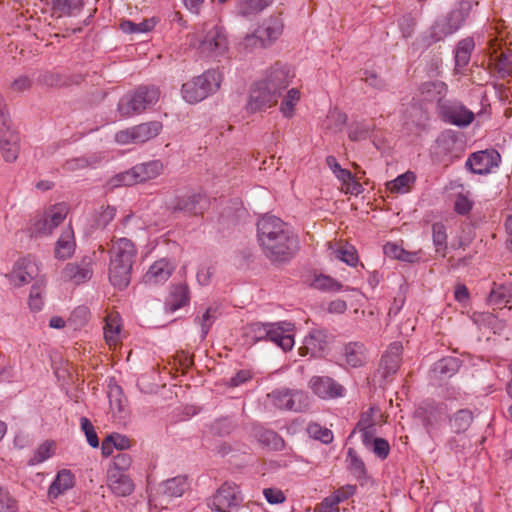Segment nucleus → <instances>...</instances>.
Segmentation results:
<instances>
[{"label":"nucleus","mask_w":512,"mask_h":512,"mask_svg":"<svg viewBox=\"0 0 512 512\" xmlns=\"http://www.w3.org/2000/svg\"><path fill=\"white\" fill-rule=\"evenodd\" d=\"M495 69L502 79L510 76L512 73V56L501 53L496 58Z\"/></svg>","instance_id":"3c124183"},{"label":"nucleus","mask_w":512,"mask_h":512,"mask_svg":"<svg viewBox=\"0 0 512 512\" xmlns=\"http://www.w3.org/2000/svg\"><path fill=\"white\" fill-rule=\"evenodd\" d=\"M500 154L496 150L478 151L471 154L466 162L470 170L479 175L489 173L500 162Z\"/></svg>","instance_id":"6ab92c4d"},{"label":"nucleus","mask_w":512,"mask_h":512,"mask_svg":"<svg viewBox=\"0 0 512 512\" xmlns=\"http://www.w3.org/2000/svg\"><path fill=\"white\" fill-rule=\"evenodd\" d=\"M406 124L411 123L416 127V132L424 130L429 121V115L426 110H424L418 104H411L406 114Z\"/></svg>","instance_id":"f704fd0d"},{"label":"nucleus","mask_w":512,"mask_h":512,"mask_svg":"<svg viewBox=\"0 0 512 512\" xmlns=\"http://www.w3.org/2000/svg\"><path fill=\"white\" fill-rule=\"evenodd\" d=\"M415 19L411 15H404L399 19V27L403 37H410L415 27Z\"/></svg>","instance_id":"338daca9"},{"label":"nucleus","mask_w":512,"mask_h":512,"mask_svg":"<svg viewBox=\"0 0 512 512\" xmlns=\"http://www.w3.org/2000/svg\"><path fill=\"white\" fill-rule=\"evenodd\" d=\"M80 425L89 445L93 448H97L99 446V439L91 421L86 417H82L80 419Z\"/></svg>","instance_id":"5fc2aeb1"},{"label":"nucleus","mask_w":512,"mask_h":512,"mask_svg":"<svg viewBox=\"0 0 512 512\" xmlns=\"http://www.w3.org/2000/svg\"><path fill=\"white\" fill-rule=\"evenodd\" d=\"M154 23L152 20H144L140 23H135L130 20H123L120 23V28L123 32L128 34L144 33L152 30Z\"/></svg>","instance_id":"a18cd8bd"},{"label":"nucleus","mask_w":512,"mask_h":512,"mask_svg":"<svg viewBox=\"0 0 512 512\" xmlns=\"http://www.w3.org/2000/svg\"><path fill=\"white\" fill-rule=\"evenodd\" d=\"M163 164L159 160H153L134 166V173L140 182L156 178L162 173Z\"/></svg>","instance_id":"72a5a7b5"},{"label":"nucleus","mask_w":512,"mask_h":512,"mask_svg":"<svg viewBox=\"0 0 512 512\" xmlns=\"http://www.w3.org/2000/svg\"><path fill=\"white\" fill-rule=\"evenodd\" d=\"M131 464V457L129 454L124 452H119L113 458V469L110 471H119L124 473L125 470L129 468Z\"/></svg>","instance_id":"69168bd1"},{"label":"nucleus","mask_w":512,"mask_h":512,"mask_svg":"<svg viewBox=\"0 0 512 512\" xmlns=\"http://www.w3.org/2000/svg\"><path fill=\"white\" fill-rule=\"evenodd\" d=\"M312 391L322 399L342 397L345 388L334 379L327 376H314L309 382Z\"/></svg>","instance_id":"4be33fe9"},{"label":"nucleus","mask_w":512,"mask_h":512,"mask_svg":"<svg viewBox=\"0 0 512 512\" xmlns=\"http://www.w3.org/2000/svg\"><path fill=\"white\" fill-rule=\"evenodd\" d=\"M160 91L155 86H139L133 92L122 96L117 110L121 117L129 118L153 107L159 100Z\"/></svg>","instance_id":"39448f33"},{"label":"nucleus","mask_w":512,"mask_h":512,"mask_svg":"<svg viewBox=\"0 0 512 512\" xmlns=\"http://www.w3.org/2000/svg\"><path fill=\"white\" fill-rule=\"evenodd\" d=\"M372 127L365 122L352 123L348 130V138L351 141L358 142L370 137Z\"/></svg>","instance_id":"79ce46f5"},{"label":"nucleus","mask_w":512,"mask_h":512,"mask_svg":"<svg viewBox=\"0 0 512 512\" xmlns=\"http://www.w3.org/2000/svg\"><path fill=\"white\" fill-rule=\"evenodd\" d=\"M278 102L277 92L270 90L261 81L254 83L249 91L245 109L248 113H257L273 107Z\"/></svg>","instance_id":"9d476101"},{"label":"nucleus","mask_w":512,"mask_h":512,"mask_svg":"<svg viewBox=\"0 0 512 512\" xmlns=\"http://www.w3.org/2000/svg\"><path fill=\"white\" fill-rule=\"evenodd\" d=\"M234 427L235 423L231 418L223 417L213 423L212 431L219 436H224L230 434Z\"/></svg>","instance_id":"4d7b16f0"},{"label":"nucleus","mask_w":512,"mask_h":512,"mask_svg":"<svg viewBox=\"0 0 512 512\" xmlns=\"http://www.w3.org/2000/svg\"><path fill=\"white\" fill-rule=\"evenodd\" d=\"M370 448L381 459H386L390 452V445L387 440L383 438H375Z\"/></svg>","instance_id":"0e129e2a"},{"label":"nucleus","mask_w":512,"mask_h":512,"mask_svg":"<svg viewBox=\"0 0 512 512\" xmlns=\"http://www.w3.org/2000/svg\"><path fill=\"white\" fill-rule=\"evenodd\" d=\"M216 311H217L216 308L209 307L203 314L202 318L200 319V325H201V330H202V339H204L206 337L210 327L212 326L213 322L217 318Z\"/></svg>","instance_id":"680f3d73"},{"label":"nucleus","mask_w":512,"mask_h":512,"mask_svg":"<svg viewBox=\"0 0 512 512\" xmlns=\"http://www.w3.org/2000/svg\"><path fill=\"white\" fill-rule=\"evenodd\" d=\"M307 432L311 437L321 441L324 444H329L333 440V434L331 430L324 428L317 423L309 424Z\"/></svg>","instance_id":"49530a36"},{"label":"nucleus","mask_w":512,"mask_h":512,"mask_svg":"<svg viewBox=\"0 0 512 512\" xmlns=\"http://www.w3.org/2000/svg\"><path fill=\"white\" fill-rule=\"evenodd\" d=\"M294 325L290 322L277 323H252L249 326V334L255 341H271L283 351H289L294 346L292 332Z\"/></svg>","instance_id":"20e7f679"},{"label":"nucleus","mask_w":512,"mask_h":512,"mask_svg":"<svg viewBox=\"0 0 512 512\" xmlns=\"http://www.w3.org/2000/svg\"><path fill=\"white\" fill-rule=\"evenodd\" d=\"M188 488L186 476H177L166 481L161 482L156 488L155 492L150 495V503L167 504L171 499L180 497Z\"/></svg>","instance_id":"f8f14e48"},{"label":"nucleus","mask_w":512,"mask_h":512,"mask_svg":"<svg viewBox=\"0 0 512 512\" xmlns=\"http://www.w3.org/2000/svg\"><path fill=\"white\" fill-rule=\"evenodd\" d=\"M75 251L74 232L71 227L66 228L56 242L54 254L57 259L70 258Z\"/></svg>","instance_id":"7c9ffc66"},{"label":"nucleus","mask_w":512,"mask_h":512,"mask_svg":"<svg viewBox=\"0 0 512 512\" xmlns=\"http://www.w3.org/2000/svg\"><path fill=\"white\" fill-rule=\"evenodd\" d=\"M55 444L54 442H45L39 446L35 451L34 456L31 458V464L41 463L54 454Z\"/></svg>","instance_id":"864d4df0"},{"label":"nucleus","mask_w":512,"mask_h":512,"mask_svg":"<svg viewBox=\"0 0 512 512\" xmlns=\"http://www.w3.org/2000/svg\"><path fill=\"white\" fill-rule=\"evenodd\" d=\"M402 351L403 347L400 342L390 344L381 357L377 375L384 380L394 375L400 367Z\"/></svg>","instance_id":"412c9836"},{"label":"nucleus","mask_w":512,"mask_h":512,"mask_svg":"<svg viewBox=\"0 0 512 512\" xmlns=\"http://www.w3.org/2000/svg\"><path fill=\"white\" fill-rule=\"evenodd\" d=\"M189 301V289L187 285L179 284L171 288L168 305L171 311L185 306Z\"/></svg>","instance_id":"4c0bfd02"},{"label":"nucleus","mask_w":512,"mask_h":512,"mask_svg":"<svg viewBox=\"0 0 512 512\" xmlns=\"http://www.w3.org/2000/svg\"><path fill=\"white\" fill-rule=\"evenodd\" d=\"M326 343L327 332L322 329H313L305 337L304 346L300 348V351L305 349L307 351H311V354L315 356L324 350Z\"/></svg>","instance_id":"2f4dec72"},{"label":"nucleus","mask_w":512,"mask_h":512,"mask_svg":"<svg viewBox=\"0 0 512 512\" xmlns=\"http://www.w3.org/2000/svg\"><path fill=\"white\" fill-rule=\"evenodd\" d=\"M137 256L133 242L127 238L112 239L110 248L109 281L119 290L126 288Z\"/></svg>","instance_id":"f03ea898"},{"label":"nucleus","mask_w":512,"mask_h":512,"mask_svg":"<svg viewBox=\"0 0 512 512\" xmlns=\"http://www.w3.org/2000/svg\"><path fill=\"white\" fill-rule=\"evenodd\" d=\"M439 114L444 121L459 127H466L474 120V113L459 102L446 100L440 104Z\"/></svg>","instance_id":"dca6fc26"},{"label":"nucleus","mask_w":512,"mask_h":512,"mask_svg":"<svg viewBox=\"0 0 512 512\" xmlns=\"http://www.w3.org/2000/svg\"><path fill=\"white\" fill-rule=\"evenodd\" d=\"M109 405L112 413L118 415L119 420L125 418L127 400L123 395V391L118 385H109L108 391Z\"/></svg>","instance_id":"473e14b6"},{"label":"nucleus","mask_w":512,"mask_h":512,"mask_svg":"<svg viewBox=\"0 0 512 512\" xmlns=\"http://www.w3.org/2000/svg\"><path fill=\"white\" fill-rule=\"evenodd\" d=\"M342 354L345 363L352 368L361 367L366 363V347L362 342L356 341L345 344Z\"/></svg>","instance_id":"bb28decb"},{"label":"nucleus","mask_w":512,"mask_h":512,"mask_svg":"<svg viewBox=\"0 0 512 512\" xmlns=\"http://www.w3.org/2000/svg\"><path fill=\"white\" fill-rule=\"evenodd\" d=\"M251 435L263 446L280 451L284 448L285 442L283 438L273 430L264 428L261 425L255 424L251 428Z\"/></svg>","instance_id":"5701e85b"},{"label":"nucleus","mask_w":512,"mask_h":512,"mask_svg":"<svg viewBox=\"0 0 512 512\" xmlns=\"http://www.w3.org/2000/svg\"><path fill=\"white\" fill-rule=\"evenodd\" d=\"M0 512H18L17 500L3 487H0Z\"/></svg>","instance_id":"603ef678"},{"label":"nucleus","mask_w":512,"mask_h":512,"mask_svg":"<svg viewBox=\"0 0 512 512\" xmlns=\"http://www.w3.org/2000/svg\"><path fill=\"white\" fill-rule=\"evenodd\" d=\"M39 269L35 262L29 259L18 260L11 272V279L16 285H24L31 282L37 275Z\"/></svg>","instance_id":"393cba45"},{"label":"nucleus","mask_w":512,"mask_h":512,"mask_svg":"<svg viewBox=\"0 0 512 512\" xmlns=\"http://www.w3.org/2000/svg\"><path fill=\"white\" fill-rule=\"evenodd\" d=\"M94 254L86 255L79 261L69 262L62 270V277L76 285L89 281L93 276Z\"/></svg>","instance_id":"4468645a"},{"label":"nucleus","mask_w":512,"mask_h":512,"mask_svg":"<svg viewBox=\"0 0 512 512\" xmlns=\"http://www.w3.org/2000/svg\"><path fill=\"white\" fill-rule=\"evenodd\" d=\"M447 233L446 227L441 222H436L432 225V240L435 247V252L441 257L446 256L447 252Z\"/></svg>","instance_id":"c9c22d12"},{"label":"nucleus","mask_w":512,"mask_h":512,"mask_svg":"<svg viewBox=\"0 0 512 512\" xmlns=\"http://www.w3.org/2000/svg\"><path fill=\"white\" fill-rule=\"evenodd\" d=\"M206 207L207 199L200 193L176 196L167 204V209L172 213H183L188 216L202 214Z\"/></svg>","instance_id":"ddd939ff"},{"label":"nucleus","mask_w":512,"mask_h":512,"mask_svg":"<svg viewBox=\"0 0 512 512\" xmlns=\"http://www.w3.org/2000/svg\"><path fill=\"white\" fill-rule=\"evenodd\" d=\"M487 303L497 308L512 309V282L504 284L493 283L487 297Z\"/></svg>","instance_id":"b1692460"},{"label":"nucleus","mask_w":512,"mask_h":512,"mask_svg":"<svg viewBox=\"0 0 512 512\" xmlns=\"http://www.w3.org/2000/svg\"><path fill=\"white\" fill-rule=\"evenodd\" d=\"M474 46L472 38L462 39L458 43L455 51V66L457 69H462L469 63Z\"/></svg>","instance_id":"e433bc0d"},{"label":"nucleus","mask_w":512,"mask_h":512,"mask_svg":"<svg viewBox=\"0 0 512 512\" xmlns=\"http://www.w3.org/2000/svg\"><path fill=\"white\" fill-rule=\"evenodd\" d=\"M204 35L199 36L198 48L202 53L210 56L223 55L228 49L227 36L222 27L217 25L205 24Z\"/></svg>","instance_id":"0eeeda50"},{"label":"nucleus","mask_w":512,"mask_h":512,"mask_svg":"<svg viewBox=\"0 0 512 512\" xmlns=\"http://www.w3.org/2000/svg\"><path fill=\"white\" fill-rule=\"evenodd\" d=\"M221 84V75L215 70H207L202 75L182 85V95L188 103H198L216 92Z\"/></svg>","instance_id":"423d86ee"},{"label":"nucleus","mask_w":512,"mask_h":512,"mask_svg":"<svg viewBox=\"0 0 512 512\" xmlns=\"http://www.w3.org/2000/svg\"><path fill=\"white\" fill-rule=\"evenodd\" d=\"M273 405L281 410L302 412L309 406L308 396L300 390L276 389L268 394Z\"/></svg>","instance_id":"1a4fd4ad"},{"label":"nucleus","mask_w":512,"mask_h":512,"mask_svg":"<svg viewBox=\"0 0 512 512\" xmlns=\"http://www.w3.org/2000/svg\"><path fill=\"white\" fill-rule=\"evenodd\" d=\"M19 135L11 129V122L0 126V151L6 162H14L19 155Z\"/></svg>","instance_id":"aec40b11"},{"label":"nucleus","mask_w":512,"mask_h":512,"mask_svg":"<svg viewBox=\"0 0 512 512\" xmlns=\"http://www.w3.org/2000/svg\"><path fill=\"white\" fill-rule=\"evenodd\" d=\"M299 98L300 92L297 89L292 88L288 91L286 98L282 101L280 106V110L285 117L292 116L294 105L299 100Z\"/></svg>","instance_id":"8fccbe9b"},{"label":"nucleus","mask_w":512,"mask_h":512,"mask_svg":"<svg viewBox=\"0 0 512 512\" xmlns=\"http://www.w3.org/2000/svg\"><path fill=\"white\" fill-rule=\"evenodd\" d=\"M293 77L294 73L290 66L277 62L271 67L266 78L261 82L265 83V86L269 87L270 90H275L279 98Z\"/></svg>","instance_id":"f3484780"},{"label":"nucleus","mask_w":512,"mask_h":512,"mask_svg":"<svg viewBox=\"0 0 512 512\" xmlns=\"http://www.w3.org/2000/svg\"><path fill=\"white\" fill-rule=\"evenodd\" d=\"M420 93L423 96V99L426 101H436L438 104V108H440V104L444 103V97L447 93V85L442 81H427L421 84Z\"/></svg>","instance_id":"c85d7f7f"},{"label":"nucleus","mask_w":512,"mask_h":512,"mask_svg":"<svg viewBox=\"0 0 512 512\" xmlns=\"http://www.w3.org/2000/svg\"><path fill=\"white\" fill-rule=\"evenodd\" d=\"M162 130V123L151 121L121 130L115 134V141L122 145L140 144L156 137Z\"/></svg>","instance_id":"6e6552de"},{"label":"nucleus","mask_w":512,"mask_h":512,"mask_svg":"<svg viewBox=\"0 0 512 512\" xmlns=\"http://www.w3.org/2000/svg\"><path fill=\"white\" fill-rule=\"evenodd\" d=\"M478 0H459L456 7L446 16L435 21L429 32L428 45L443 40L460 29Z\"/></svg>","instance_id":"7ed1b4c3"},{"label":"nucleus","mask_w":512,"mask_h":512,"mask_svg":"<svg viewBox=\"0 0 512 512\" xmlns=\"http://www.w3.org/2000/svg\"><path fill=\"white\" fill-rule=\"evenodd\" d=\"M116 208L113 206L101 207L95 215V225L98 228H105L115 217Z\"/></svg>","instance_id":"de8ad7c7"},{"label":"nucleus","mask_w":512,"mask_h":512,"mask_svg":"<svg viewBox=\"0 0 512 512\" xmlns=\"http://www.w3.org/2000/svg\"><path fill=\"white\" fill-rule=\"evenodd\" d=\"M81 6V0H54L53 7L61 14H71Z\"/></svg>","instance_id":"bf43d9fd"},{"label":"nucleus","mask_w":512,"mask_h":512,"mask_svg":"<svg viewBox=\"0 0 512 512\" xmlns=\"http://www.w3.org/2000/svg\"><path fill=\"white\" fill-rule=\"evenodd\" d=\"M273 0H242L240 13L244 16L257 14L269 6Z\"/></svg>","instance_id":"c03bdc74"},{"label":"nucleus","mask_w":512,"mask_h":512,"mask_svg":"<svg viewBox=\"0 0 512 512\" xmlns=\"http://www.w3.org/2000/svg\"><path fill=\"white\" fill-rule=\"evenodd\" d=\"M174 270L173 265L166 259H161L152 264L144 275V281L150 285L163 283L169 279Z\"/></svg>","instance_id":"a878e982"},{"label":"nucleus","mask_w":512,"mask_h":512,"mask_svg":"<svg viewBox=\"0 0 512 512\" xmlns=\"http://www.w3.org/2000/svg\"><path fill=\"white\" fill-rule=\"evenodd\" d=\"M283 24L279 18L266 20L253 34L244 39L246 47L255 46L265 48L271 45L282 33Z\"/></svg>","instance_id":"9b49d317"},{"label":"nucleus","mask_w":512,"mask_h":512,"mask_svg":"<svg viewBox=\"0 0 512 512\" xmlns=\"http://www.w3.org/2000/svg\"><path fill=\"white\" fill-rule=\"evenodd\" d=\"M335 258L349 266H355L358 262L357 251L353 246H345L334 251Z\"/></svg>","instance_id":"09e8293b"},{"label":"nucleus","mask_w":512,"mask_h":512,"mask_svg":"<svg viewBox=\"0 0 512 512\" xmlns=\"http://www.w3.org/2000/svg\"><path fill=\"white\" fill-rule=\"evenodd\" d=\"M97 162H98V160H97V157H95V156L76 157V158L68 159L64 163L63 169L66 171H69V172H73V171H77V170H81V169H85L90 166H93Z\"/></svg>","instance_id":"37998d69"},{"label":"nucleus","mask_w":512,"mask_h":512,"mask_svg":"<svg viewBox=\"0 0 512 512\" xmlns=\"http://www.w3.org/2000/svg\"><path fill=\"white\" fill-rule=\"evenodd\" d=\"M141 183L140 180L136 177V173H134V167L130 170L118 174L114 178V185H123V186H132L134 184Z\"/></svg>","instance_id":"052dcab7"},{"label":"nucleus","mask_w":512,"mask_h":512,"mask_svg":"<svg viewBox=\"0 0 512 512\" xmlns=\"http://www.w3.org/2000/svg\"><path fill=\"white\" fill-rule=\"evenodd\" d=\"M66 208L62 205L54 206L41 218L35 220L31 227V235L36 237L48 236L58 227L66 217Z\"/></svg>","instance_id":"2eb2a0df"},{"label":"nucleus","mask_w":512,"mask_h":512,"mask_svg":"<svg viewBox=\"0 0 512 512\" xmlns=\"http://www.w3.org/2000/svg\"><path fill=\"white\" fill-rule=\"evenodd\" d=\"M39 82L49 87H61L67 84L65 78L54 72H45L39 76Z\"/></svg>","instance_id":"13d9d810"},{"label":"nucleus","mask_w":512,"mask_h":512,"mask_svg":"<svg viewBox=\"0 0 512 512\" xmlns=\"http://www.w3.org/2000/svg\"><path fill=\"white\" fill-rule=\"evenodd\" d=\"M342 501L340 496L326 497L316 508L317 512H338V504Z\"/></svg>","instance_id":"e2e57ef3"},{"label":"nucleus","mask_w":512,"mask_h":512,"mask_svg":"<svg viewBox=\"0 0 512 512\" xmlns=\"http://www.w3.org/2000/svg\"><path fill=\"white\" fill-rule=\"evenodd\" d=\"M416 176L413 172L407 171L404 174L399 175L393 181L387 183V188L392 193H406L410 190L412 184H414Z\"/></svg>","instance_id":"ea45409f"},{"label":"nucleus","mask_w":512,"mask_h":512,"mask_svg":"<svg viewBox=\"0 0 512 512\" xmlns=\"http://www.w3.org/2000/svg\"><path fill=\"white\" fill-rule=\"evenodd\" d=\"M473 420L472 412L468 409H461L457 411L450 419V425L454 432L461 433L466 431L471 425Z\"/></svg>","instance_id":"a19ab883"},{"label":"nucleus","mask_w":512,"mask_h":512,"mask_svg":"<svg viewBox=\"0 0 512 512\" xmlns=\"http://www.w3.org/2000/svg\"><path fill=\"white\" fill-rule=\"evenodd\" d=\"M257 239L265 257L277 265L290 262L300 248L298 237L283 220L273 215H264L258 220Z\"/></svg>","instance_id":"f257e3e1"},{"label":"nucleus","mask_w":512,"mask_h":512,"mask_svg":"<svg viewBox=\"0 0 512 512\" xmlns=\"http://www.w3.org/2000/svg\"><path fill=\"white\" fill-rule=\"evenodd\" d=\"M460 368V361L454 357L442 358L434 364L433 372L441 377H451Z\"/></svg>","instance_id":"58836bf2"},{"label":"nucleus","mask_w":512,"mask_h":512,"mask_svg":"<svg viewBox=\"0 0 512 512\" xmlns=\"http://www.w3.org/2000/svg\"><path fill=\"white\" fill-rule=\"evenodd\" d=\"M242 497L238 486L224 483L213 496L212 505L219 512H229L231 508L239 506Z\"/></svg>","instance_id":"a211bd4d"},{"label":"nucleus","mask_w":512,"mask_h":512,"mask_svg":"<svg viewBox=\"0 0 512 512\" xmlns=\"http://www.w3.org/2000/svg\"><path fill=\"white\" fill-rule=\"evenodd\" d=\"M313 286L319 290L324 291H339L342 285L335 281L333 278L325 275H320L315 278Z\"/></svg>","instance_id":"6e6d98bb"},{"label":"nucleus","mask_w":512,"mask_h":512,"mask_svg":"<svg viewBox=\"0 0 512 512\" xmlns=\"http://www.w3.org/2000/svg\"><path fill=\"white\" fill-rule=\"evenodd\" d=\"M108 485L111 491L118 496H128L134 490L133 481L125 473L119 471L108 472Z\"/></svg>","instance_id":"cd10ccee"},{"label":"nucleus","mask_w":512,"mask_h":512,"mask_svg":"<svg viewBox=\"0 0 512 512\" xmlns=\"http://www.w3.org/2000/svg\"><path fill=\"white\" fill-rule=\"evenodd\" d=\"M472 205L473 203L466 196L460 194L455 201L454 209L458 214L466 215L471 211Z\"/></svg>","instance_id":"774afa93"},{"label":"nucleus","mask_w":512,"mask_h":512,"mask_svg":"<svg viewBox=\"0 0 512 512\" xmlns=\"http://www.w3.org/2000/svg\"><path fill=\"white\" fill-rule=\"evenodd\" d=\"M75 478L70 470L63 469L59 471L56 478L49 487L48 495L50 498H57L74 486Z\"/></svg>","instance_id":"c756f323"}]
</instances>
